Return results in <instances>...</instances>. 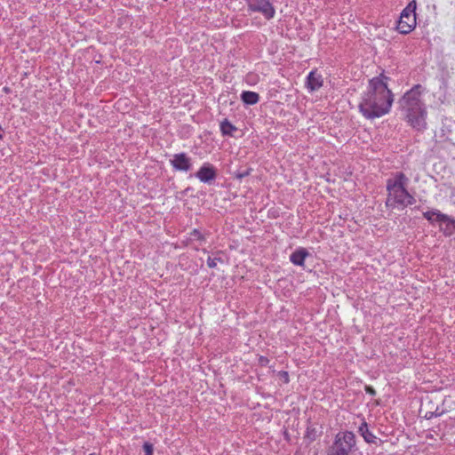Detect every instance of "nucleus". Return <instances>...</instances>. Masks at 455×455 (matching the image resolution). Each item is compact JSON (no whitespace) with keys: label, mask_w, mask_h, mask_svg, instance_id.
Returning a JSON list of instances; mask_svg holds the SVG:
<instances>
[{"label":"nucleus","mask_w":455,"mask_h":455,"mask_svg":"<svg viewBox=\"0 0 455 455\" xmlns=\"http://www.w3.org/2000/svg\"><path fill=\"white\" fill-rule=\"evenodd\" d=\"M387 79L384 75L373 77L363 92L358 108L366 119L379 118L390 111L394 99L387 84Z\"/></svg>","instance_id":"obj_1"},{"label":"nucleus","mask_w":455,"mask_h":455,"mask_svg":"<svg viewBox=\"0 0 455 455\" xmlns=\"http://www.w3.org/2000/svg\"><path fill=\"white\" fill-rule=\"evenodd\" d=\"M424 88L420 84L414 85L410 91L399 100V105L402 112L405 116L406 121L410 125L421 131L427 126V109L421 100V94Z\"/></svg>","instance_id":"obj_2"},{"label":"nucleus","mask_w":455,"mask_h":455,"mask_svg":"<svg viewBox=\"0 0 455 455\" xmlns=\"http://www.w3.org/2000/svg\"><path fill=\"white\" fill-rule=\"evenodd\" d=\"M408 183L409 179L401 172L395 173L393 178L387 180V208L403 210L416 203L414 196L406 188Z\"/></svg>","instance_id":"obj_3"},{"label":"nucleus","mask_w":455,"mask_h":455,"mask_svg":"<svg viewBox=\"0 0 455 455\" xmlns=\"http://www.w3.org/2000/svg\"><path fill=\"white\" fill-rule=\"evenodd\" d=\"M356 450L355 435L351 431H340L329 447L327 455H350Z\"/></svg>","instance_id":"obj_4"},{"label":"nucleus","mask_w":455,"mask_h":455,"mask_svg":"<svg viewBox=\"0 0 455 455\" xmlns=\"http://www.w3.org/2000/svg\"><path fill=\"white\" fill-rule=\"evenodd\" d=\"M416 0H412L401 12L396 25V29L399 33L403 35L409 34L416 27Z\"/></svg>","instance_id":"obj_5"},{"label":"nucleus","mask_w":455,"mask_h":455,"mask_svg":"<svg viewBox=\"0 0 455 455\" xmlns=\"http://www.w3.org/2000/svg\"><path fill=\"white\" fill-rule=\"evenodd\" d=\"M245 2L249 12H259L267 20H271L275 17V9L271 0H245Z\"/></svg>","instance_id":"obj_6"},{"label":"nucleus","mask_w":455,"mask_h":455,"mask_svg":"<svg viewBox=\"0 0 455 455\" xmlns=\"http://www.w3.org/2000/svg\"><path fill=\"white\" fill-rule=\"evenodd\" d=\"M195 176L204 183L212 184L217 177V170L210 163H204Z\"/></svg>","instance_id":"obj_7"},{"label":"nucleus","mask_w":455,"mask_h":455,"mask_svg":"<svg viewBox=\"0 0 455 455\" xmlns=\"http://www.w3.org/2000/svg\"><path fill=\"white\" fill-rule=\"evenodd\" d=\"M175 170L188 172L191 169V160L185 153L175 154L171 160Z\"/></svg>","instance_id":"obj_8"},{"label":"nucleus","mask_w":455,"mask_h":455,"mask_svg":"<svg viewBox=\"0 0 455 455\" xmlns=\"http://www.w3.org/2000/svg\"><path fill=\"white\" fill-rule=\"evenodd\" d=\"M423 216L430 222L448 223V221L451 220L448 215L442 213L438 210L427 211L423 213Z\"/></svg>","instance_id":"obj_9"},{"label":"nucleus","mask_w":455,"mask_h":455,"mask_svg":"<svg viewBox=\"0 0 455 455\" xmlns=\"http://www.w3.org/2000/svg\"><path fill=\"white\" fill-rule=\"evenodd\" d=\"M323 85L322 76L315 71H311L307 78V86L310 91H316Z\"/></svg>","instance_id":"obj_10"},{"label":"nucleus","mask_w":455,"mask_h":455,"mask_svg":"<svg viewBox=\"0 0 455 455\" xmlns=\"http://www.w3.org/2000/svg\"><path fill=\"white\" fill-rule=\"evenodd\" d=\"M308 254L305 248H299L291 254L290 260L296 266H303Z\"/></svg>","instance_id":"obj_11"},{"label":"nucleus","mask_w":455,"mask_h":455,"mask_svg":"<svg viewBox=\"0 0 455 455\" xmlns=\"http://www.w3.org/2000/svg\"><path fill=\"white\" fill-rule=\"evenodd\" d=\"M358 431L366 443H376L377 437L370 431L368 424L365 421L360 425Z\"/></svg>","instance_id":"obj_12"},{"label":"nucleus","mask_w":455,"mask_h":455,"mask_svg":"<svg viewBox=\"0 0 455 455\" xmlns=\"http://www.w3.org/2000/svg\"><path fill=\"white\" fill-rule=\"evenodd\" d=\"M241 100L246 105H254L259 102V95L255 92L244 91L241 93Z\"/></svg>","instance_id":"obj_13"},{"label":"nucleus","mask_w":455,"mask_h":455,"mask_svg":"<svg viewBox=\"0 0 455 455\" xmlns=\"http://www.w3.org/2000/svg\"><path fill=\"white\" fill-rule=\"evenodd\" d=\"M220 131L223 135H232V132L236 131V127L233 125L228 120L225 119L220 124Z\"/></svg>","instance_id":"obj_14"},{"label":"nucleus","mask_w":455,"mask_h":455,"mask_svg":"<svg viewBox=\"0 0 455 455\" xmlns=\"http://www.w3.org/2000/svg\"><path fill=\"white\" fill-rule=\"evenodd\" d=\"M218 262H223V259L220 257H208L207 265L210 268L216 267Z\"/></svg>","instance_id":"obj_15"},{"label":"nucleus","mask_w":455,"mask_h":455,"mask_svg":"<svg viewBox=\"0 0 455 455\" xmlns=\"http://www.w3.org/2000/svg\"><path fill=\"white\" fill-rule=\"evenodd\" d=\"M251 171V168L245 169L243 171H237V172H235V177L237 180H241L244 177H247L248 175H250Z\"/></svg>","instance_id":"obj_16"},{"label":"nucleus","mask_w":455,"mask_h":455,"mask_svg":"<svg viewBox=\"0 0 455 455\" xmlns=\"http://www.w3.org/2000/svg\"><path fill=\"white\" fill-rule=\"evenodd\" d=\"M143 450L146 452L145 455H153L154 446L152 443L146 442L143 444Z\"/></svg>","instance_id":"obj_17"},{"label":"nucleus","mask_w":455,"mask_h":455,"mask_svg":"<svg viewBox=\"0 0 455 455\" xmlns=\"http://www.w3.org/2000/svg\"><path fill=\"white\" fill-rule=\"evenodd\" d=\"M190 235L194 239H197V240H200V241H204V236L202 235V233L198 229H194L191 232Z\"/></svg>","instance_id":"obj_18"},{"label":"nucleus","mask_w":455,"mask_h":455,"mask_svg":"<svg viewBox=\"0 0 455 455\" xmlns=\"http://www.w3.org/2000/svg\"><path fill=\"white\" fill-rule=\"evenodd\" d=\"M365 391H366V393H368V394H370L371 395H376L375 389L372 387H371V386H366L365 387Z\"/></svg>","instance_id":"obj_19"},{"label":"nucleus","mask_w":455,"mask_h":455,"mask_svg":"<svg viewBox=\"0 0 455 455\" xmlns=\"http://www.w3.org/2000/svg\"><path fill=\"white\" fill-rule=\"evenodd\" d=\"M91 455H93V454H91Z\"/></svg>","instance_id":"obj_20"}]
</instances>
